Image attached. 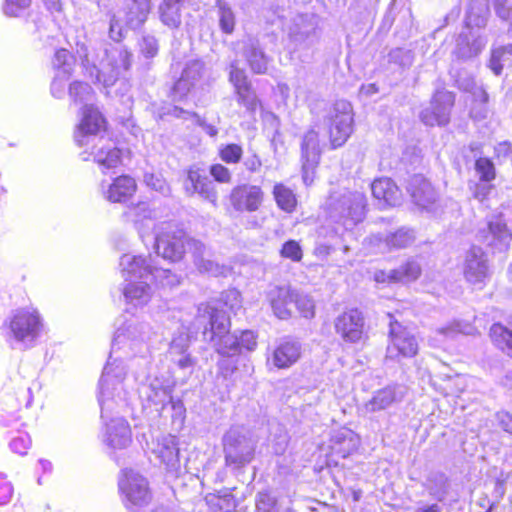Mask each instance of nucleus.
Wrapping results in <instances>:
<instances>
[{"label": "nucleus", "mask_w": 512, "mask_h": 512, "mask_svg": "<svg viewBox=\"0 0 512 512\" xmlns=\"http://www.w3.org/2000/svg\"><path fill=\"white\" fill-rule=\"evenodd\" d=\"M464 276L472 284L482 283L489 276L488 258L479 246H472L465 256Z\"/></svg>", "instance_id": "obj_20"}, {"label": "nucleus", "mask_w": 512, "mask_h": 512, "mask_svg": "<svg viewBox=\"0 0 512 512\" xmlns=\"http://www.w3.org/2000/svg\"><path fill=\"white\" fill-rule=\"evenodd\" d=\"M347 130H308L302 141V178L306 185L312 183L313 174L320 161L321 148L329 139L331 149L341 147L349 138Z\"/></svg>", "instance_id": "obj_4"}, {"label": "nucleus", "mask_w": 512, "mask_h": 512, "mask_svg": "<svg viewBox=\"0 0 512 512\" xmlns=\"http://www.w3.org/2000/svg\"><path fill=\"white\" fill-rule=\"evenodd\" d=\"M263 191L256 185H239L230 193V203L236 211L254 212L263 202Z\"/></svg>", "instance_id": "obj_19"}, {"label": "nucleus", "mask_w": 512, "mask_h": 512, "mask_svg": "<svg viewBox=\"0 0 512 512\" xmlns=\"http://www.w3.org/2000/svg\"><path fill=\"white\" fill-rule=\"evenodd\" d=\"M129 217H132L136 222L139 218H148L151 215V211L149 210L148 204L145 202H140L136 206L129 208L127 212Z\"/></svg>", "instance_id": "obj_62"}, {"label": "nucleus", "mask_w": 512, "mask_h": 512, "mask_svg": "<svg viewBox=\"0 0 512 512\" xmlns=\"http://www.w3.org/2000/svg\"><path fill=\"white\" fill-rule=\"evenodd\" d=\"M120 267L123 277L126 281H129L123 291L127 302L134 306H142L146 304L151 297L150 284L152 282H150V279L140 278L138 273L133 275L128 271H124L121 265Z\"/></svg>", "instance_id": "obj_21"}, {"label": "nucleus", "mask_w": 512, "mask_h": 512, "mask_svg": "<svg viewBox=\"0 0 512 512\" xmlns=\"http://www.w3.org/2000/svg\"><path fill=\"white\" fill-rule=\"evenodd\" d=\"M132 441L131 429L128 422L123 418H112L106 424L104 442L112 449H124Z\"/></svg>", "instance_id": "obj_25"}, {"label": "nucleus", "mask_w": 512, "mask_h": 512, "mask_svg": "<svg viewBox=\"0 0 512 512\" xmlns=\"http://www.w3.org/2000/svg\"><path fill=\"white\" fill-rule=\"evenodd\" d=\"M204 501L213 512H234L237 507L234 496L228 492L223 495L208 494Z\"/></svg>", "instance_id": "obj_37"}, {"label": "nucleus", "mask_w": 512, "mask_h": 512, "mask_svg": "<svg viewBox=\"0 0 512 512\" xmlns=\"http://www.w3.org/2000/svg\"><path fill=\"white\" fill-rule=\"evenodd\" d=\"M139 396L145 411L161 415L171 401V388L163 380L154 378L141 386Z\"/></svg>", "instance_id": "obj_13"}, {"label": "nucleus", "mask_w": 512, "mask_h": 512, "mask_svg": "<svg viewBox=\"0 0 512 512\" xmlns=\"http://www.w3.org/2000/svg\"><path fill=\"white\" fill-rule=\"evenodd\" d=\"M302 347L298 341L285 340L273 351L271 362L279 369H286L295 364L301 356Z\"/></svg>", "instance_id": "obj_26"}, {"label": "nucleus", "mask_w": 512, "mask_h": 512, "mask_svg": "<svg viewBox=\"0 0 512 512\" xmlns=\"http://www.w3.org/2000/svg\"><path fill=\"white\" fill-rule=\"evenodd\" d=\"M41 320L36 311L20 310L10 322L15 339L24 344L32 343L40 333Z\"/></svg>", "instance_id": "obj_16"}, {"label": "nucleus", "mask_w": 512, "mask_h": 512, "mask_svg": "<svg viewBox=\"0 0 512 512\" xmlns=\"http://www.w3.org/2000/svg\"><path fill=\"white\" fill-rule=\"evenodd\" d=\"M432 112L439 116L438 125H446L449 122L450 111L455 104V94L452 91H437L431 100Z\"/></svg>", "instance_id": "obj_30"}, {"label": "nucleus", "mask_w": 512, "mask_h": 512, "mask_svg": "<svg viewBox=\"0 0 512 512\" xmlns=\"http://www.w3.org/2000/svg\"><path fill=\"white\" fill-rule=\"evenodd\" d=\"M365 320L358 309H350L336 317L334 327L337 334L348 343H358L364 336Z\"/></svg>", "instance_id": "obj_17"}, {"label": "nucleus", "mask_w": 512, "mask_h": 512, "mask_svg": "<svg viewBox=\"0 0 512 512\" xmlns=\"http://www.w3.org/2000/svg\"><path fill=\"white\" fill-rule=\"evenodd\" d=\"M472 195L479 202L484 203L488 200L489 195L494 189V186L490 182L480 181L469 186Z\"/></svg>", "instance_id": "obj_52"}, {"label": "nucleus", "mask_w": 512, "mask_h": 512, "mask_svg": "<svg viewBox=\"0 0 512 512\" xmlns=\"http://www.w3.org/2000/svg\"><path fill=\"white\" fill-rule=\"evenodd\" d=\"M107 130H75L74 140L76 144L85 148V152L93 155L94 161L104 171L117 167L121 162V151L116 147H106L102 145L98 148L99 144L106 142Z\"/></svg>", "instance_id": "obj_6"}, {"label": "nucleus", "mask_w": 512, "mask_h": 512, "mask_svg": "<svg viewBox=\"0 0 512 512\" xmlns=\"http://www.w3.org/2000/svg\"><path fill=\"white\" fill-rule=\"evenodd\" d=\"M202 243L194 240V257L202 250ZM194 265L197 267L199 273L207 274L210 276H226L230 272V268L226 265H221L209 259L201 258L197 260L194 258Z\"/></svg>", "instance_id": "obj_33"}, {"label": "nucleus", "mask_w": 512, "mask_h": 512, "mask_svg": "<svg viewBox=\"0 0 512 512\" xmlns=\"http://www.w3.org/2000/svg\"><path fill=\"white\" fill-rule=\"evenodd\" d=\"M144 182L148 187L163 195H167L170 191L167 182L160 175L154 173H145Z\"/></svg>", "instance_id": "obj_51"}, {"label": "nucleus", "mask_w": 512, "mask_h": 512, "mask_svg": "<svg viewBox=\"0 0 512 512\" xmlns=\"http://www.w3.org/2000/svg\"><path fill=\"white\" fill-rule=\"evenodd\" d=\"M225 461L228 466L240 468L254 458L256 442L242 427L231 428L223 437Z\"/></svg>", "instance_id": "obj_8"}, {"label": "nucleus", "mask_w": 512, "mask_h": 512, "mask_svg": "<svg viewBox=\"0 0 512 512\" xmlns=\"http://www.w3.org/2000/svg\"><path fill=\"white\" fill-rule=\"evenodd\" d=\"M372 195L389 206L401 203V192L390 178H380L371 184Z\"/></svg>", "instance_id": "obj_28"}, {"label": "nucleus", "mask_w": 512, "mask_h": 512, "mask_svg": "<svg viewBox=\"0 0 512 512\" xmlns=\"http://www.w3.org/2000/svg\"><path fill=\"white\" fill-rule=\"evenodd\" d=\"M276 505V499L267 492H260L257 495L256 507L263 512H271Z\"/></svg>", "instance_id": "obj_58"}, {"label": "nucleus", "mask_w": 512, "mask_h": 512, "mask_svg": "<svg viewBox=\"0 0 512 512\" xmlns=\"http://www.w3.org/2000/svg\"><path fill=\"white\" fill-rule=\"evenodd\" d=\"M118 485L124 497V505L131 512H137L138 508L147 506L151 502L152 493L149 483L140 473L132 469L123 470Z\"/></svg>", "instance_id": "obj_10"}, {"label": "nucleus", "mask_w": 512, "mask_h": 512, "mask_svg": "<svg viewBox=\"0 0 512 512\" xmlns=\"http://www.w3.org/2000/svg\"><path fill=\"white\" fill-rule=\"evenodd\" d=\"M151 454L161 464H164L168 472L176 477L189 474L190 451L182 448L172 435L158 437L152 442Z\"/></svg>", "instance_id": "obj_7"}, {"label": "nucleus", "mask_w": 512, "mask_h": 512, "mask_svg": "<svg viewBox=\"0 0 512 512\" xmlns=\"http://www.w3.org/2000/svg\"><path fill=\"white\" fill-rule=\"evenodd\" d=\"M408 191L413 202L422 210L429 213H436L438 210V195L431 183L422 175L411 177L408 185Z\"/></svg>", "instance_id": "obj_18"}, {"label": "nucleus", "mask_w": 512, "mask_h": 512, "mask_svg": "<svg viewBox=\"0 0 512 512\" xmlns=\"http://www.w3.org/2000/svg\"><path fill=\"white\" fill-rule=\"evenodd\" d=\"M266 297L276 317L288 319L291 316L296 294L290 286H273L267 291Z\"/></svg>", "instance_id": "obj_22"}, {"label": "nucleus", "mask_w": 512, "mask_h": 512, "mask_svg": "<svg viewBox=\"0 0 512 512\" xmlns=\"http://www.w3.org/2000/svg\"><path fill=\"white\" fill-rule=\"evenodd\" d=\"M241 156L242 148L237 144H228L220 150V157L226 163H237Z\"/></svg>", "instance_id": "obj_54"}, {"label": "nucleus", "mask_w": 512, "mask_h": 512, "mask_svg": "<svg viewBox=\"0 0 512 512\" xmlns=\"http://www.w3.org/2000/svg\"><path fill=\"white\" fill-rule=\"evenodd\" d=\"M490 337L499 349L512 357V331L499 323H495L490 328Z\"/></svg>", "instance_id": "obj_39"}, {"label": "nucleus", "mask_w": 512, "mask_h": 512, "mask_svg": "<svg viewBox=\"0 0 512 512\" xmlns=\"http://www.w3.org/2000/svg\"><path fill=\"white\" fill-rule=\"evenodd\" d=\"M208 319L203 337L212 343L215 350L223 356H234L239 353V340L235 333H230V317L226 311L208 304L198 307V319Z\"/></svg>", "instance_id": "obj_3"}, {"label": "nucleus", "mask_w": 512, "mask_h": 512, "mask_svg": "<svg viewBox=\"0 0 512 512\" xmlns=\"http://www.w3.org/2000/svg\"><path fill=\"white\" fill-rule=\"evenodd\" d=\"M136 191V182L129 176L117 177L105 192V197L110 202H125Z\"/></svg>", "instance_id": "obj_29"}, {"label": "nucleus", "mask_w": 512, "mask_h": 512, "mask_svg": "<svg viewBox=\"0 0 512 512\" xmlns=\"http://www.w3.org/2000/svg\"><path fill=\"white\" fill-rule=\"evenodd\" d=\"M76 128H106V119L99 108L85 104L80 111V124Z\"/></svg>", "instance_id": "obj_34"}, {"label": "nucleus", "mask_w": 512, "mask_h": 512, "mask_svg": "<svg viewBox=\"0 0 512 512\" xmlns=\"http://www.w3.org/2000/svg\"><path fill=\"white\" fill-rule=\"evenodd\" d=\"M405 389L400 385L387 386L374 393L364 404L366 413H375L389 408L392 404L402 401Z\"/></svg>", "instance_id": "obj_24"}, {"label": "nucleus", "mask_w": 512, "mask_h": 512, "mask_svg": "<svg viewBox=\"0 0 512 512\" xmlns=\"http://www.w3.org/2000/svg\"><path fill=\"white\" fill-rule=\"evenodd\" d=\"M239 340V353L242 348L248 351H253L257 346L256 335L251 330L242 331L241 335L238 336Z\"/></svg>", "instance_id": "obj_57"}, {"label": "nucleus", "mask_w": 512, "mask_h": 512, "mask_svg": "<svg viewBox=\"0 0 512 512\" xmlns=\"http://www.w3.org/2000/svg\"><path fill=\"white\" fill-rule=\"evenodd\" d=\"M367 199L358 191L333 192L326 201L329 218L351 229L366 215Z\"/></svg>", "instance_id": "obj_5"}, {"label": "nucleus", "mask_w": 512, "mask_h": 512, "mask_svg": "<svg viewBox=\"0 0 512 512\" xmlns=\"http://www.w3.org/2000/svg\"><path fill=\"white\" fill-rule=\"evenodd\" d=\"M125 331L117 329L112 340V352L109 355L99 381L98 401L101 407V418L105 419L116 408L127 405L129 391L125 384L127 366L123 360L113 358L115 348L126 339Z\"/></svg>", "instance_id": "obj_1"}, {"label": "nucleus", "mask_w": 512, "mask_h": 512, "mask_svg": "<svg viewBox=\"0 0 512 512\" xmlns=\"http://www.w3.org/2000/svg\"><path fill=\"white\" fill-rule=\"evenodd\" d=\"M126 5V24L132 29L139 28L151 10L150 0H127Z\"/></svg>", "instance_id": "obj_31"}, {"label": "nucleus", "mask_w": 512, "mask_h": 512, "mask_svg": "<svg viewBox=\"0 0 512 512\" xmlns=\"http://www.w3.org/2000/svg\"><path fill=\"white\" fill-rule=\"evenodd\" d=\"M30 5L31 0H5L2 10L8 17H19L30 7Z\"/></svg>", "instance_id": "obj_48"}, {"label": "nucleus", "mask_w": 512, "mask_h": 512, "mask_svg": "<svg viewBox=\"0 0 512 512\" xmlns=\"http://www.w3.org/2000/svg\"><path fill=\"white\" fill-rule=\"evenodd\" d=\"M119 265L123 267L124 271L133 275L138 273L140 278L150 279V282H156L163 287H172L180 283L179 277L169 268L157 267L151 255L143 258L124 254L120 258Z\"/></svg>", "instance_id": "obj_9"}, {"label": "nucleus", "mask_w": 512, "mask_h": 512, "mask_svg": "<svg viewBox=\"0 0 512 512\" xmlns=\"http://www.w3.org/2000/svg\"><path fill=\"white\" fill-rule=\"evenodd\" d=\"M273 195L278 207L286 212H292L297 204L296 197L291 189L279 183L274 186Z\"/></svg>", "instance_id": "obj_41"}, {"label": "nucleus", "mask_w": 512, "mask_h": 512, "mask_svg": "<svg viewBox=\"0 0 512 512\" xmlns=\"http://www.w3.org/2000/svg\"><path fill=\"white\" fill-rule=\"evenodd\" d=\"M429 494L438 501H443L449 491L448 478L444 473L431 472L424 484Z\"/></svg>", "instance_id": "obj_35"}, {"label": "nucleus", "mask_w": 512, "mask_h": 512, "mask_svg": "<svg viewBox=\"0 0 512 512\" xmlns=\"http://www.w3.org/2000/svg\"><path fill=\"white\" fill-rule=\"evenodd\" d=\"M31 445V439L27 434H21L17 437H14L10 442L11 449L20 455H24L27 453Z\"/></svg>", "instance_id": "obj_56"}, {"label": "nucleus", "mask_w": 512, "mask_h": 512, "mask_svg": "<svg viewBox=\"0 0 512 512\" xmlns=\"http://www.w3.org/2000/svg\"><path fill=\"white\" fill-rule=\"evenodd\" d=\"M76 53L89 77L98 83H102L106 88L113 86L131 64V53L125 48L106 49L104 51L105 58L98 64L93 60L90 49L85 42H76Z\"/></svg>", "instance_id": "obj_2"}, {"label": "nucleus", "mask_w": 512, "mask_h": 512, "mask_svg": "<svg viewBox=\"0 0 512 512\" xmlns=\"http://www.w3.org/2000/svg\"><path fill=\"white\" fill-rule=\"evenodd\" d=\"M415 240V230L406 226L379 236V241L388 251L405 249L412 245Z\"/></svg>", "instance_id": "obj_27"}, {"label": "nucleus", "mask_w": 512, "mask_h": 512, "mask_svg": "<svg viewBox=\"0 0 512 512\" xmlns=\"http://www.w3.org/2000/svg\"><path fill=\"white\" fill-rule=\"evenodd\" d=\"M389 339L387 347V358L400 360L414 357L418 353L419 345L414 334L404 327L400 322L394 320L389 314Z\"/></svg>", "instance_id": "obj_11"}, {"label": "nucleus", "mask_w": 512, "mask_h": 512, "mask_svg": "<svg viewBox=\"0 0 512 512\" xmlns=\"http://www.w3.org/2000/svg\"><path fill=\"white\" fill-rule=\"evenodd\" d=\"M69 96L76 104H89L93 99L94 92L91 86L81 81H74L69 86Z\"/></svg>", "instance_id": "obj_42"}, {"label": "nucleus", "mask_w": 512, "mask_h": 512, "mask_svg": "<svg viewBox=\"0 0 512 512\" xmlns=\"http://www.w3.org/2000/svg\"><path fill=\"white\" fill-rule=\"evenodd\" d=\"M477 238L493 250L502 252L508 249L512 233L501 216H493L486 227L478 231Z\"/></svg>", "instance_id": "obj_15"}, {"label": "nucleus", "mask_w": 512, "mask_h": 512, "mask_svg": "<svg viewBox=\"0 0 512 512\" xmlns=\"http://www.w3.org/2000/svg\"><path fill=\"white\" fill-rule=\"evenodd\" d=\"M475 171L480 181L491 182L496 177L494 163L486 157H479L475 161Z\"/></svg>", "instance_id": "obj_46"}, {"label": "nucleus", "mask_w": 512, "mask_h": 512, "mask_svg": "<svg viewBox=\"0 0 512 512\" xmlns=\"http://www.w3.org/2000/svg\"><path fill=\"white\" fill-rule=\"evenodd\" d=\"M140 49L145 57H154L158 52V42L156 38L151 35L143 36L140 42Z\"/></svg>", "instance_id": "obj_55"}, {"label": "nucleus", "mask_w": 512, "mask_h": 512, "mask_svg": "<svg viewBox=\"0 0 512 512\" xmlns=\"http://www.w3.org/2000/svg\"><path fill=\"white\" fill-rule=\"evenodd\" d=\"M194 193H198L204 199L209 202L216 204L217 201V193L215 191V185L212 180L207 177L197 176L194 179Z\"/></svg>", "instance_id": "obj_44"}, {"label": "nucleus", "mask_w": 512, "mask_h": 512, "mask_svg": "<svg viewBox=\"0 0 512 512\" xmlns=\"http://www.w3.org/2000/svg\"><path fill=\"white\" fill-rule=\"evenodd\" d=\"M298 309L301 311L303 317L312 318L314 316V305L307 297H298L296 295L295 303Z\"/></svg>", "instance_id": "obj_61"}, {"label": "nucleus", "mask_w": 512, "mask_h": 512, "mask_svg": "<svg viewBox=\"0 0 512 512\" xmlns=\"http://www.w3.org/2000/svg\"><path fill=\"white\" fill-rule=\"evenodd\" d=\"M109 37L115 42L121 41L124 37L123 27L115 15L110 19Z\"/></svg>", "instance_id": "obj_64"}, {"label": "nucleus", "mask_w": 512, "mask_h": 512, "mask_svg": "<svg viewBox=\"0 0 512 512\" xmlns=\"http://www.w3.org/2000/svg\"><path fill=\"white\" fill-rule=\"evenodd\" d=\"M184 232L172 225H166L155 237V251L157 256L164 260L172 262L178 261L183 257L184 250Z\"/></svg>", "instance_id": "obj_12"}, {"label": "nucleus", "mask_w": 512, "mask_h": 512, "mask_svg": "<svg viewBox=\"0 0 512 512\" xmlns=\"http://www.w3.org/2000/svg\"><path fill=\"white\" fill-rule=\"evenodd\" d=\"M210 174L217 182L229 183L231 181V173L229 169L221 164L212 165L210 167Z\"/></svg>", "instance_id": "obj_60"}, {"label": "nucleus", "mask_w": 512, "mask_h": 512, "mask_svg": "<svg viewBox=\"0 0 512 512\" xmlns=\"http://www.w3.org/2000/svg\"><path fill=\"white\" fill-rule=\"evenodd\" d=\"M53 67L56 74L62 75L64 79H69L74 71V56L64 48L58 49L53 58Z\"/></svg>", "instance_id": "obj_38"}, {"label": "nucleus", "mask_w": 512, "mask_h": 512, "mask_svg": "<svg viewBox=\"0 0 512 512\" xmlns=\"http://www.w3.org/2000/svg\"><path fill=\"white\" fill-rule=\"evenodd\" d=\"M219 26L221 31L227 35L235 31L236 17L231 8L226 6L219 8Z\"/></svg>", "instance_id": "obj_47"}, {"label": "nucleus", "mask_w": 512, "mask_h": 512, "mask_svg": "<svg viewBox=\"0 0 512 512\" xmlns=\"http://www.w3.org/2000/svg\"><path fill=\"white\" fill-rule=\"evenodd\" d=\"M191 71L188 67H186L181 77L175 82L172 88V99L174 102H188L191 97Z\"/></svg>", "instance_id": "obj_40"}, {"label": "nucleus", "mask_w": 512, "mask_h": 512, "mask_svg": "<svg viewBox=\"0 0 512 512\" xmlns=\"http://www.w3.org/2000/svg\"><path fill=\"white\" fill-rule=\"evenodd\" d=\"M189 349V335H180L173 339L171 343V354L174 355V361L180 368H188L192 365Z\"/></svg>", "instance_id": "obj_36"}, {"label": "nucleus", "mask_w": 512, "mask_h": 512, "mask_svg": "<svg viewBox=\"0 0 512 512\" xmlns=\"http://www.w3.org/2000/svg\"><path fill=\"white\" fill-rule=\"evenodd\" d=\"M228 80L234 88L237 103L247 110L254 112L261 107V101L252 86L251 81L245 71L239 68L235 63L229 66Z\"/></svg>", "instance_id": "obj_14"}, {"label": "nucleus", "mask_w": 512, "mask_h": 512, "mask_svg": "<svg viewBox=\"0 0 512 512\" xmlns=\"http://www.w3.org/2000/svg\"><path fill=\"white\" fill-rule=\"evenodd\" d=\"M336 114L334 121L336 128H349L353 124V111L352 107L347 102H342L336 105Z\"/></svg>", "instance_id": "obj_45"}, {"label": "nucleus", "mask_w": 512, "mask_h": 512, "mask_svg": "<svg viewBox=\"0 0 512 512\" xmlns=\"http://www.w3.org/2000/svg\"><path fill=\"white\" fill-rule=\"evenodd\" d=\"M168 406H170V409L172 411L171 417L173 421H178L179 424L181 425L184 421L186 412L183 402L181 400L174 401L173 398L171 397V401L168 404Z\"/></svg>", "instance_id": "obj_63"}, {"label": "nucleus", "mask_w": 512, "mask_h": 512, "mask_svg": "<svg viewBox=\"0 0 512 512\" xmlns=\"http://www.w3.org/2000/svg\"><path fill=\"white\" fill-rule=\"evenodd\" d=\"M420 275L419 263L415 260H408L396 269L375 271L374 280L377 283H409L418 279Z\"/></svg>", "instance_id": "obj_23"}, {"label": "nucleus", "mask_w": 512, "mask_h": 512, "mask_svg": "<svg viewBox=\"0 0 512 512\" xmlns=\"http://www.w3.org/2000/svg\"><path fill=\"white\" fill-rule=\"evenodd\" d=\"M13 495V486L6 480V476L0 473V505L10 502Z\"/></svg>", "instance_id": "obj_59"}, {"label": "nucleus", "mask_w": 512, "mask_h": 512, "mask_svg": "<svg viewBox=\"0 0 512 512\" xmlns=\"http://www.w3.org/2000/svg\"><path fill=\"white\" fill-rule=\"evenodd\" d=\"M281 256L298 262L302 259V249L299 243L295 240L286 241L280 251Z\"/></svg>", "instance_id": "obj_53"}, {"label": "nucleus", "mask_w": 512, "mask_h": 512, "mask_svg": "<svg viewBox=\"0 0 512 512\" xmlns=\"http://www.w3.org/2000/svg\"><path fill=\"white\" fill-rule=\"evenodd\" d=\"M184 0H163L159 6L160 19L166 26L176 28L181 23V7Z\"/></svg>", "instance_id": "obj_32"}, {"label": "nucleus", "mask_w": 512, "mask_h": 512, "mask_svg": "<svg viewBox=\"0 0 512 512\" xmlns=\"http://www.w3.org/2000/svg\"><path fill=\"white\" fill-rule=\"evenodd\" d=\"M247 63L254 74H266L268 71V57L259 48L252 47L247 56Z\"/></svg>", "instance_id": "obj_43"}, {"label": "nucleus", "mask_w": 512, "mask_h": 512, "mask_svg": "<svg viewBox=\"0 0 512 512\" xmlns=\"http://www.w3.org/2000/svg\"><path fill=\"white\" fill-rule=\"evenodd\" d=\"M505 55V49L501 48V46L491 49L488 67L496 76H500L503 72L504 65L502 61Z\"/></svg>", "instance_id": "obj_49"}, {"label": "nucleus", "mask_w": 512, "mask_h": 512, "mask_svg": "<svg viewBox=\"0 0 512 512\" xmlns=\"http://www.w3.org/2000/svg\"><path fill=\"white\" fill-rule=\"evenodd\" d=\"M221 303L232 311H237L242 306L241 293L235 289H228L221 294Z\"/></svg>", "instance_id": "obj_50"}]
</instances>
